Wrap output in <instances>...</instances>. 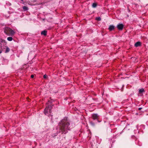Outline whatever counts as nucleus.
Returning a JSON list of instances; mask_svg holds the SVG:
<instances>
[{"label": "nucleus", "mask_w": 148, "mask_h": 148, "mask_svg": "<svg viewBox=\"0 0 148 148\" xmlns=\"http://www.w3.org/2000/svg\"><path fill=\"white\" fill-rule=\"evenodd\" d=\"M92 117L93 119L95 120L98 118L99 116L97 114H93L92 115Z\"/></svg>", "instance_id": "5"}, {"label": "nucleus", "mask_w": 148, "mask_h": 148, "mask_svg": "<svg viewBox=\"0 0 148 148\" xmlns=\"http://www.w3.org/2000/svg\"><path fill=\"white\" fill-rule=\"evenodd\" d=\"M114 26L113 25H110L109 28V30L111 31L114 29Z\"/></svg>", "instance_id": "7"}, {"label": "nucleus", "mask_w": 148, "mask_h": 148, "mask_svg": "<svg viewBox=\"0 0 148 148\" xmlns=\"http://www.w3.org/2000/svg\"><path fill=\"white\" fill-rule=\"evenodd\" d=\"M6 51L5 53H7L9 52L10 50V49L8 47V46H6Z\"/></svg>", "instance_id": "9"}, {"label": "nucleus", "mask_w": 148, "mask_h": 148, "mask_svg": "<svg viewBox=\"0 0 148 148\" xmlns=\"http://www.w3.org/2000/svg\"><path fill=\"white\" fill-rule=\"evenodd\" d=\"M47 34V31L45 30L41 32V34H43L45 36Z\"/></svg>", "instance_id": "8"}, {"label": "nucleus", "mask_w": 148, "mask_h": 148, "mask_svg": "<svg viewBox=\"0 0 148 148\" xmlns=\"http://www.w3.org/2000/svg\"><path fill=\"white\" fill-rule=\"evenodd\" d=\"M96 19L98 21H100L101 20V18L100 17H98L96 18Z\"/></svg>", "instance_id": "14"}, {"label": "nucleus", "mask_w": 148, "mask_h": 148, "mask_svg": "<svg viewBox=\"0 0 148 148\" xmlns=\"http://www.w3.org/2000/svg\"><path fill=\"white\" fill-rule=\"evenodd\" d=\"M47 76L46 75H44V76H43V78H44L45 79L47 78Z\"/></svg>", "instance_id": "15"}, {"label": "nucleus", "mask_w": 148, "mask_h": 148, "mask_svg": "<svg viewBox=\"0 0 148 148\" xmlns=\"http://www.w3.org/2000/svg\"><path fill=\"white\" fill-rule=\"evenodd\" d=\"M145 91L144 89L142 88L141 89H140L139 90V93H141L142 92H145Z\"/></svg>", "instance_id": "10"}, {"label": "nucleus", "mask_w": 148, "mask_h": 148, "mask_svg": "<svg viewBox=\"0 0 148 148\" xmlns=\"http://www.w3.org/2000/svg\"><path fill=\"white\" fill-rule=\"evenodd\" d=\"M13 38L12 37H10L7 38V40L9 41H11L12 40Z\"/></svg>", "instance_id": "12"}, {"label": "nucleus", "mask_w": 148, "mask_h": 148, "mask_svg": "<svg viewBox=\"0 0 148 148\" xmlns=\"http://www.w3.org/2000/svg\"><path fill=\"white\" fill-rule=\"evenodd\" d=\"M4 31L6 34L9 36L14 35L15 33L13 30L8 27H5L4 29Z\"/></svg>", "instance_id": "2"}, {"label": "nucleus", "mask_w": 148, "mask_h": 148, "mask_svg": "<svg viewBox=\"0 0 148 148\" xmlns=\"http://www.w3.org/2000/svg\"><path fill=\"white\" fill-rule=\"evenodd\" d=\"M31 77L32 78H33L34 77V75H32L31 76Z\"/></svg>", "instance_id": "16"}, {"label": "nucleus", "mask_w": 148, "mask_h": 148, "mask_svg": "<svg viewBox=\"0 0 148 148\" xmlns=\"http://www.w3.org/2000/svg\"><path fill=\"white\" fill-rule=\"evenodd\" d=\"M2 52V50L0 49V54Z\"/></svg>", "instance_id": "17"}, {"label": "nucleus", "mask_w": 148, "mask_h": 148, "mask_svg": "<svg viewBox=\"0 0 148 148\" xmlns=\"http://www.w3.org/2000/svg\"><path fill=\"white\" fill-rule=\"evenodd\" d=\"M124 27V25L122 24H120L117 26V27L118 29L122 30L123 29Z\"/></svg>", "instance_id": "4"}, {"label": "nucleus", "mask_w": 148, "mask_h": 148, "mask_svg": "<svg viewBox=\"0 0 148 148\" xmlns=\"http://www.w3.org/2000/svg\"><path fill=\"white\" fill-rule=\"evenodd\" d=\"M51 107L50 106H47L44 111V113L45 115H47L49 114V113H51Z\"/></svg>", "instance_id": "3"}, {"label": "nucleus", "mask_w": 148, "mask_h": 148, "mask_svg": "<svg viewBox=\"0 0 148 148\" xmlns=\"http://www.w3.org/2000/svg\"><path fill=\"white\" fill-rule=\"evenodd\" d=\"M70 124L66 119H62L59 124V128L62 132V133L65 132L66 129L70 130L69 127Z\"/></svg>", "instance_id": "1"}, {"label": "nucleus", "mask_w": 148, "mask_h": 148, "mask_svg": "<svg viewBox=\"0 0 148 148\" xmlns=\"http://www.w3.org/2000/svg\"><path fill=\"white\" fill-rule=\"evenodd\" d=\"M66 133V132H65L64 133L65 134V133Z\"/></svg>", "instance_id": "18"}, {"label": "nucleus", "mask_w": 148, "mask_h": 148, "mask_svg": "<svg viewBox=\"0 0 148 148\" xmlns=\"http://www.w3.org/2000/svg\"><path fill=\"white\" fill-rule=\"evenodd\" d=\"M97 5L96 3H94L92 4V6L93 8H95L96 7Z\"/></svg>", "instance_id": "13"}, {"label": "nucleus", "mask_w": 148, "mask_h": 148, "mask_svg": "<svg viewBox=\"0 0 148 148\" xmlns=\"http://www.w3.org/2000/svg\"><path fill=\"white\" fill-rule=\"evenodd\" d=\"M141 44V42H138L135 43L134 46L135 47H137L140 46Z\"/></svg>", "instance_id": "6"}, {"label": "nucleus", "mask_w": 148, "mask_h": 148, "mask_svg": "<svg viewBox=\"0 0 148 148\" xmlns=\"http://www.w3.org/2000/svg\"><path fill=\"white\" fill-rule=\"evenodd\" d=\"M23 9L24 11H25L27 10H28V8L26 6H24L23 7Z\"/></svg>", "instance_id": "11"}]
</instances>
